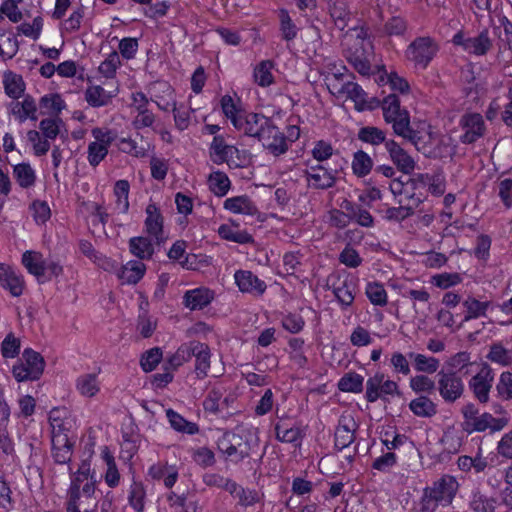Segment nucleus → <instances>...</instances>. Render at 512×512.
I'll list each match as a JSON object with an SVG mask.
<instances>
[{"mask_svg": "<svg viewBox=\"0 0 512 512\" xmlns=\"http://www.w3.org/2000/svg\"><path fill=\"white\" fill-rule=\"evenodd\" d=\"M258 433L257 428L241 429L238 433H225L217 442L218 449L227 459L239 463L259 447Z\"/></svg>", "mask_w": 512, "mask_h": 512, "instance_id": "obj_1", "label": "nucleus"}, {"mask_svg": "<svg viewBox=\"0 0 512 512\" xmlns=\"http://www.w3.org/2000/svg\"><path fill=\"white\" fill-rule=\"evenodd\" d=\"M383 117L386 123H391L396 135L401 136L412 144L419 151L426 153L424 146H420L421 137L410 127V117L406 109L401 108L400 100L395 94H390L382 102Z\"/></svg>", "mask_w": 512, "mask_h": 512, "instance_id": "obj_2", "label": "nucleus"}, {"mask_svg": "<svg viewBox=\"0 0 512 512\" xmlns=\"http://www.w3.org/2000/svg\"><path fill=\"white\" fill-rule=\"evenodd\" d=\"M45 367L44 358L40 353L27 348L12 368V374L18 382L38 380Z\"/></svg>", "mask_w": 512, "mask_h": 512, "instance_id": "obj_3", "label": "nucleus"}, {"mask_svg": "<svg viewBox=\"0 0 512 512\" xmlns=\"http://www.w3.org/2000/svg\"><path fill=\"white\" fill-rule=\"evenodd\" d=\"M438 51V45L431 37H417L407 47L406 58L416 67L425 69Z\"/></svg>", "mask_w": 512, "mask_h": 512, "instance_id": "obj_4", "label": "nucleus"}, {"mask_svg": "<svg viewBox=\"0 0 512 512\" xmlns=\"http://www.w3.org/2000/svg\"><path fill=\"white\" fill-rule=\"evenodd\" d=\"M452 43L474 56H485L493 48V40L490 38L487 29L472 37L467 36L463 31H458L453 36Z\"/></svg>", "mask_w": 512, "mask_h": 512, "instance_id": "obj_5", "label": "nucleus"}, {"mask_svg": "<svg viewBox=\"0 0 512 512\" xmlns=\"http://www.w3.org/2000/svg\"><path fill=\"white\" fill-rule=\"evenodd\" d=\"M436 390L446 403H454L464 393L462 378L454 371H438Z\"/></svg>", "mask_w": 512, "mask_h": 512, "instance_id": "obj_6", "label": "nucleus"}, {"mask_svg": "<svg viewBox=\"0 0 512 512\" xmlns=\"http://www.w3.org/2000/svg\"><path fill=\"white\" fill-rule=\"evenodd\" d=\"M399 395L398 385L395 381L385 379L384 374L377 373L366 382V399L375 402L385 395Z\"/></svg>", "mask_w": 512, "mask_h": 512, "instance_id": "obj_7", "label": "nucleus"}, {"mask_svg": "<svg viewBox=\"0 0 512 512\" xmlns=\"http://www.w3.org/2000/svg\"><path fill=\"white\" fill-rule=\"evenodd\" d=\"M337 170L327 168L323 165H312L304 171L308 186L317 190L332 188L336 182Z\"/></svg>", "mask_w": 512, "mask_h": 512, "instance_id": "obj_8", "label": "nucleus"}, {"mask_svg": "<svg viewBox=\"0 0 512 512\" xmlns=\"http://www.w3.org/2000/svg\"><path fill=\"white\" fill-rule=\"evenodd\" d=\"M493 381L494 373L488 364H483L480 371L470 379L469 387L481 403L488 402Z\"/></svg>", "mask_w": 512, "mask_h": 512, "instance_id": "obj_9", "label": "nucleus"}, {"mask_svg": "<svg viewBox=\"0 0 512 512\" xmlns=\"http://www.w3.org/2000/svg\"><path fill=\"white\" fill-rule=\"evenodd\" d=\"M460 125L464 130L460 140L464 144L475 143L484 136L486 131L485 122L479 113H468L462 116Z\"/></svg>", "mask_w": 512, "mask_h": 512, "instance_id": "obj_10", "label": "nucleus"}, {"mask_svg": "<svg viewBox=\"0 0 512 512\" xmlns=\"http://www.w3.org/2000/svg\"><path fill=\"white\" fill-rule=\"evenodd\" d=\"M146 214L145 231L155 240V244L160 246L166 240L163 231V217L161 212L156 204L150 203L146 207Z\"/></svg>", "mask_w": 512, "mask_h": 512, "instance_id": "obj_11", "label": "nucleus"}, {"mask_svg": "<svg viewBox=\"0 0 512 512\" xmlns=\"http://www.w3.org/2000/svg\"><path fill=\"white\" fill-rule=\"evenodd\" d=\"M357 427L358 425L351 415H342L339 418L334 441L338 450H343L354 442Z\"/></svg>", "mask_w": 512, "mask_h": 512, "instance_id": "obj_12", "label": "nucleus"}, {"mask_svg": "<svg viewBox=\"0 0 512 512\" xmlns=\"http://www.w3.org/2000/svg\"><path fill=\"white\" fill-rule=\"evenodd\" d=\"M239 153V150L233 146L225 143L222 136H215L210 146V156L214 163L222 164L227 163L228 165L238 164L234 161V156Z\"/></svg>", "mask_w": 512, "mask_h": 512, "instance_id": "obj_13", "label": "nucleus"}, {"mask_svg": "<svg viewBox=\"0 0 512 512\" xmlns=\"http://www.w3.org/2000/svg\"><path fill=\"white\" fill-rule=\"evenodd\" d=\"M267 123V117L256 113H243L240 117L233 118V126L250 137H256L260 127Z\"/></svg>", "mask_w": 512, "mask_h": 512, "instance_id": "obj_14", "label": "nucleus"}, {"mask_svg": "<svg viewBox=\"0 0 512 512\" xmlns=\"http://www.w3.org/2000/svg\"><path fill=\"white\" fill-rule=\"evenodd\" d=\"M235 282L240 291L261 295L266 290V284L251 271L238 270L234 274Z\"/></svg>", "mask_w": 512, "mask_h": 512, "instance_id": "obj_15", "label": "nucleus"}, {"mask_svg": "<svg viewBox=\"0 0 512 512\" xmlns=\"http://www.w3.org/2000/svg\"><path fill=\"white\" fill-rule=\"evenodd\" d=\"M386 149L389 152L390 158L397 168L405 173L410 174L415 168L413 158L394 140L386 142Z\"/></svg>", "mask_w": 512, "mask_h": 512, "instance_id": "obj_16", "label": "nucleus"}, {"mask_svg": "<svg viewBox=\"0 0 512 512\" xmlns=\"http://www.w3.org/2000/svg\"><path fill=\"white\" fill-rule=\"evenodd\" d=\"M354 30L356 31V36L357 39L359 40L360 50L356 49L355 52H351L347 56V59L358 73H360L361 75H369L371 66L369 60L365 56V49L363 47L367 33L364 31L363 28H361L360 30L354 28Z\"/></svg>", "mask_w": 512, "mask_h": 512, "instance_id": "obj_17", "label": "nucleus"}, {"mask_svg": "<svg viewBox=\"0 0 512 512\" xmlns=\"http://www.w3.org/2000/svg\"><path fill=\"white\" fill-rule=\"evenodd\" d=\"M507 424L508 420L506 418H495L490 413H483L479 414L468 428H465V432L471 434L473 432H483L487 429L500 431Z\"/></svg>", "mask_w": 512, "mask_h": 512, "instance_id": "obj_18", "label": "nucleus"}, {"mask_svg": "<svg viewBox=\"0 0 512 512\" xmlns=\"http://www.w3.org/2000/svg\"><path fill=\"white\" fill-rule=\"evenodd\" d=\"M457 483L452 477L441 478L436 481L432 487L427 488L432 497L440 502L442 505L451 503L455 492Z\"/></svg>", "mask_w": 512, "mask_h": 512, "instance_id": "obj_19", "label": "nucleus"}, {"mask_svg": "<svg viewBox=\"0 0 512 512\" xmlns=\"http://www.w3.org/2000/svg\"><path fill=\"white\" fill-rule=\"evenodd\" d=\"M328 88L331 89L333 94L338 96H346L355 102L356 106L364 105L366 103V93L360 85L354 82H346L342 85L335 83H328Z\"/></svg>", "mask_w": 512, "mask_h": 512, "instance_id": "obj_20", "label": "nucleus"}, {"mask_svg": "<svg viewBox=\"0 0 512 512\" xmlns=\"http://www.w3.org/2000/svg\"><path fill=\"white\" fill-rule=\"evenodd\" d=\"M0 284L14 297L20 296L23 292L24 280L22 276L3 264H0Z\"/></svg>", "mask_w": 512, "mask_h": 512, "instance_id": "obj_21", "label": "nucleus"}, {"mask_svg": "<svg viewBox=\"0 0 512 512\" xmlns=\"http://www.w3.org/2000/svg\"><path fill=\"white\" fill-rule=\"evenodd\" d=\"M356 285L353 279L346 276L332 284V292L343 307L352 305L355 298Z\"/></svg>", "mask_w": 512, "mask_h": 512, "instance_id": "obj_22", "label": "nucleus"}, {"mask_svg": "<svg viewBox=\"0 0 512 512\" xmlns=\"http://www.w3.org/2000/svg\"><path fill=\"white\" fill-rule=\"evenodd\" d=\"M329 13L339 30L348 27L353 18L346 0H333L329 5Z\"/></svg>", "mask_w": 512, "mask_h": 512, "instance_id": "obj_23", "label": "nucleus"}, {"mask_svg": "<svg viewBox=\"0 0 512 512\" xmlns=\"http://www.w3.org/2000/svg\"><path fill=\"white\" fill-rule=\"evenodd\" d=\"M22 264L28 272L34 275L39 283L45 282V259L40 252L26 251L22 255Z\"/></svg>", "mask_w": 512, "mask_h": 512, "instance_id": "obj_24", "label": "nucleus"}, {"mask_svg": "<svg viewBox=\"0 0 512 512\" xmlns=\"http://www.w3.org/2000/svg\"><path fill=\"white\" fill-rule=\"evenodd\" d=\"M155 240L146 236L132 237L129 240L130 252L140 260H148L154 254Z\"/></svg>", "mask_w": 512, "mask_h": 512, "instance_id": "obj_25", "label": "nucleus"}, {"mask_svg": "<svg viewBox=\"0 0 512 512\" xmlns=\"http://www.w3.org/2000/svg\"><path fill=\"white\" fill-rule=\"evenodd\" d=\"M213 300V293L207 288L189 290L184 295L185 306L190 310L203 309Z\"/></svg>", "mask_w": 512, "mask_h": 512, "instance_id": "obj_26", "label": "nucleus"}, {"mask_svg": "<svg viewBox=\"0 0 512 512\" xmlns=\"http://www.w3.org/2000/svg\"><path fill=\"white\" fill-rule=\"evenodd\" d=\"M194 346L196 347L193 355L195 358V373L199 379H203L210 369V348L207 344L199 341Z\"/></svg>", "mask_w": 512, "mask_h": 512, "instance_id": "obj_27", "label": "nucleus"}, {"mask_svg": "<svg viewBox=\"0 0 512 512\" xmlns=\"http://www.w3.org/2000/svg\"><path fill=\"white\" fill-rule=\"evenodd\" d=\"M3 85L6 95L15 100L23 96L26 88L22 76L12 71L4 73Z\"/></svg>", "mask_w": 512, "mask_h": 512, "instance_id": "obj_28", "label": "nucleus"}, {"mask_svg": "<svg viewBox=\"0 0 512 512\" xmlns=\"http://www.w3.org/2000/svg\"><path fill=\"white\" fill-rule=\"evenodd\" d=\"M166 416L170 426L179 433L194 435L199 432V426L196 423L186 420L173 409H167Z\"/></svg>", "mask_w": 512, "mask_h": 512, "instance_id": "obj_29", "label": "nucleus"}, {"mask_svg": "<svg viewBox=\"0 0 512 512\" xmlns=\"http://www.w3.org/2000/svg\"><path fill=\"white\" fill-rule=\"evenodd\" d=\"M146 267L141 261H129L124 265L118 277L126 284H136L144 276Z\"/></svg>", "mask_w": 512, "mask_h": 512, "instance_id": "obj_30", "label": "nucleus"}, {"mask_svg": "<svg viewBox=\"0 0 512 512\" xmlns=\"http://www.w3.org/2000/svg\"><path fill=\"white\" fill-rule=\"evenodd\" d=\"M409 408L418 417L430 418L437 413V405L425 395L413 399L409 403Z\"/></svg>", "mask_w": 512, "mask_h": 512, "instance_id": "obj_31", "label": "nucleus"}, {"mask_svg": "<svg viewBox=\"0 0 512 512\" xmlns=\"http://www.w3.org/2000/svg\"><path fill=\"white\" fill-rule=\"evenodd\" d=\"M115 95L107 92L102 86H89L85 91V100L92 107L108 105Z\"/></svg>", "mask_w": 512, "mask_h": 512, "instance_id": "obj_32", "label": "nucleus"}, {"mask_svg": "<svg viewBox=\"0 0 512 512\" xmlns=\"http://www.w3.org/2000/svg\"><path fill=\"white\" fill-rule=\"evenodd\" d=\"M463 306L466 309V314L464 316L463 321L467 322L472 319H477L479 317H485L486 311L490 306V301H479L473 296H468L463 302Z\"/></svg>", "mask_w": 512, "mask_h": 512, "instance_id": "obj_33", "label": "nucleus"}, {"mask_svg": "<svg viewBox=\"0 0 512 512\" xmlns=\"http://www.w3.org/2000/svg\"><path fill=\"white\" fill-rule=\"evenodd\" d=\"M52 447L55 462L59 464H66L71 460L73 443L69 438H64L59 435L56 436Z\"/></svg>", "mask_w": 512, "mask_h": 512, "instance_id": "obj_34", "label": "nucleus"}, {"mask_svg": "<svg viewBox=\"0 0 512 512\" xmlns=\"http://www.w3.org/2000/svg\"><path fill=\"white\" fill-rule=\"evenodd\" d=\"M224 208L233 213L254 215L257 212L256 206L247 196L228 198L224 202Z\"/></svg>", "mask_w": 512, "mask_h": 512, "instance_id": "obj_35", "label": "nucleus"}, {"mask_svg": "<svg viewBox=\"0 0 512 512\" xmlns=\"http://www.w3.org/2000/svg\"><path fill=\"white\" fill-rule=\"evenodd\" d=\"M408 357L413 361L414 368L418 372L433 374L440 366L439 360L435 357L414 352H409Z\"/></svg>", "mask_w": 512, "mask_h": 512, "instance_id": "obj_36", "label": "nucleus"}, {"mask_svg": "<svg viewBox=\"0 0 512 512\" xmlns=\"http://www.w3.org/2000/svg\"><path fill=\"white\" fill-rule=\"evenodd\" d=\"M76 389L84 397H93L99 390L100 385L95 373L80 375L76 380Z\"/></svg>", "mask_w": 512, "mask_h": 512, "instance_id": "obj_37", "label": "nucleus"}, {"mask_svg": "<svg viewBox=\"0 0 512 512\" xmlns=\"http://www.w3.org/2000/svg\"><path fill=\"white\" fill-rule=\"evenodd\" d=\"M39 106L42 114H50L59 117L66 104L59 94H48L41 97Z\"/></svg>", "mask_w": 512, "mask_h": 512, "instance_id": "obj_38", "label": "nucleus"}, {"mask_svg": "<svg viewBox=\"0 0 512 512\" xmlns=\"http://www.w3.org/2000/svg\"><path fill=\"white\" fill-rule=\"evenodd\" d=\"M198 341H190L188 343L182 344L177 351L171 355L168 359L169 368L172 370L181 366L184 362L189 361L193 355L195 354L196 347Z\"/></svg>", "mask_w": 512, "mask_h": 512, "instance_id": "obj_39", "label": "nucleus"}, {"mask_svg": "<svg viewBox=\"0 0 512 512\" xmlns=\"http://www.w3.org/2000/svg\"><path fill=\"white\" fill-rule=\"evenodd\" d=\"M167 500L175 512H198L197 501L185 494L178 495L175 492H170Z\"/></svg>", "mask_w": 512, "mask_h": 512, "instance_id": "obj_40", "label": "nucleus"}, {"mask_svg": "<svg viewBox=\"0 0 512 512\" xmlns=\"http://www.w3.org/2000/svg\"><path fill=\"white\" fill-rule=\"evenodd\" d=\"M274 68V63L271 60H263L261 61L255 68L253 77L255 82L261 87L270 86L274 77L272 75V69Z\"/></svg>", "mask_w": 512, "mask_h": 512, "instance_id": "obj_41", "label": "nucleus"}, {"mask_svg": "<svg viewBox=\"0 0 512 512\" xmlns=\"http://www.w3.org/2000/svg\"><path fill=\"white\" fill-rule=\"evenodd\" d=\"M129 189L130 185L127 180H118L114 186L115 207L123 214H126L129 210Z\"/></svg>", "mask_w": 512, "mask_h": 512, "instance_id": "obj_42", "label": "nucleus"}, {"mask_svg": "<svg viewBox=\"0 0 512 512\" xmlns=\"http://www.w3.org/2000/svg\"><path fill=\"white\" fill-rule=\"evenodd\" d=\"M373 168L372 158L364 151L354 153L352 161L353 173L358 177H365Z\"/></svg>", "mask_w": 512, "mask_h": 512, "instance_id": "obj_43", "label": "nucleus"}, {"mask_svg": "<svg viewBox=\"0 0 512 512\" xmlns=\"http://www.w3.org/2000/svg\"><path fill=\"white\" fill-rule=\"evenodd\" d=\"M13 175L22 188H29L34 185L36 175L30 164L21 163L13 168Z\"/></svg>", "mask_w": 512, "mask_h": 512, "instance_id": "obj_44", "label": "nucleus"}, {"mask_svg": "<svg viewBox=\"0 0 512 512\" xmlns=\"http://www.w3.org/2000/svg\"><path fill=\"white\" fill-rule=\"evenodd\" d=\"M497 500L478 491L473 494L470 507L475 512H495Z\"/></svg>", "mask_w": 512, "mask_h": 512, "instance_id": "obj_45", "label": "nucleus"}, {"mask_svg": "<svg viewBox=\"0 0 512 512\" xmlns=\"http://www.w3.org/2000/svg\"><path fill=\"white\" fill-rule=\"evenodd\" d=\"M358 139L373 146L386 144L388 141L385 132L374 126L362 127L358 132Z\"/></svg>", "mask_w": 512, "mask_h": 512, "instance_id": "obj_46", "label": "nucleus"}, {"mask_svg": "<svg viewBox=\"0 0 512 512\" xmlns=\"http://www.w3.org/2000/svg\"><path fill=\"white\" fill-rule=\"evenodd\" d=\"M103 460L107 465L105 473V482L110 488L118 486L120 481V474L115 463L113 455L108 451L107 447L102 452Z\"/></svg>", "mask_w": 512, "mask_h": 512, "instance_id": "obj_47", "label": "nucleus"}, {"mask_svg": "<svg viewBox=\"0 0 512 512\" xmlns=\"http://www.w3.org/2000/svg\"><path fill=\"white\" fill-rule=\"evenodd\" d=\"M146 491L141 482H133L130 486L128 501L136 512H143L145 507Z\"/></svg>", "mask_w": 512, "mask_h": 512, "instance_id": "obj_48", "label": "nucleus"}, {"mask_svg": "<svg viewBox=\"0 0 512 512\" xmlns=\"http://www.w3.org/2000/svg\"><path fill=\"white\" fill-rule=\"evenodd\" d=\"M410 388L417 394H432L436 391L437 381L435 382L426 375L420 374L410 378Z\"/></svg>", "mask_w": 512, "mask_h": 512, "instance_id": "obj_49", "label": "nucleus"}, {"mask_svg": "<svg viewBox=\"0 0 512 512\" xmlns=\"http://www.w3.org/2000/svg\"><path fill=\"white\" fill-rule=\"evenodd\" d=\"M363 381L361 375L349 372L340 379L338 388L343 392L359 393L363 390Z\"/></svg>", "mask_w": 512, "mask_h": 512, "instance_id": "obj_50", "label": "nucleus"}, {"mask_svg": "<svg viewBox=\"0 0 512 512\" xmlns=\"http://www.w3.org/2000/svg\"><path fill=\"white\" fill-rule=\"evenodd\" d=\"M487 359L502 366H509L512 364V351L504 348L501 343H495L490 346Z\"/></svg>", "mask_w": 512, "mask_h": 512, "instance_id": "obj_51", "label": "nucleus"}, {"mask_svg": "<svg viewBox=\"0 0 512 512\" xmlns=\"http://www.w3.org/2000/svg\"><path fill=\"white\" fill-rule=\"evenodd\" d=\"M219 235L226 240L239 244H247L253 241L252 236L243 230L233 229L228 225H221L218 229Z\"/></svg>", "mask_w": 512, "mask_h": 512, "instance_id": "obj_52", "label": "nucleus"}, {"mask_svg": "<svg viewBox=\"0 0 512 512\" xmlns=\"http://www.w3.org/2000/svg\"><path fill=\"white\" fill-rule=\"evenodd\" d=\"M208 183L210 190L217 196H224L230 188L228 176L220 171L210 174Z\"/></svg>", "mask_w": 512, "mask_h": 512, "instance_id": "obj_53", "label": "nucleus"}, {"mask_svg": "<svg viewBox=\"0 0 512 512\" xmlns=\"http://www.w3.org/2000/svg\"><path fill=\"white\" fill-rule=\"evenodd\" d=\"M365 294L373 305L385 306L387 304V292L383 284L379 282L368 283Z\"/></svg>", "mask_w": 512, "mask_h": 512, "instance_id": "obj_54", "label": "nucleus"}, {"mask_svg": "<svg viewBox=\"0 0 512 512\" xmlns=\"http://www.w3.org/2000/svg\"><path fill=\"white\" fill-rule=\"evenodd\" d=\"M276 439L284 443H295L301 439V431L297 427H285L282 423L275 425Z\"/></svg>", "mask_w": 512, "mask_h": 512, "instance_id": "obj_55", "label": "nucleus"}, {"mask_svg": "<svg viewBox=\"0 0 512 512\" xmlns=\"http://www.w3.org/2000/svg\"><path fill=\"white\" fill-rule=\"evenodd\" d=\"M280 31L282 38L286 41L293 40L297 35V28L292 22L289 13L285 9L279 11Z\"/></svg>", "mask_w": 512, "mask_h": 512, "instance_id": "obj_56", "label": "nucleus"}, {"mask_svg": "<svg viewBox=\"0 0 512 512\" xmlns=\"http://www.w3.org/2000/svg\"><path fill=\"white\" fill-rule=\"evenodd\" d=\"M62 120L59 117L45 118L40 121L39 129L43 137L54 140L60 132Z\"/></svg>", "mask_w": 512, "mask_h": 512, "instance_id": "obj_57", "label": "nucleus"}, {"mask_svg": "<svg viewBox=\"0 0 512 512\" xmlns=\"http://www.w3.org/2000/svg\"><path fill=\"white\" fill-rule=\"evenodd\" d=\"M121 61L119 54L116 51L111 52L108 57L100 64L99 72L106 78H112L117 68L120 66Z\"/></svg>", "mask_w": 512, "mask_h": 512, "instance_id": "obj_58", "label": "nucleus"}, {"mask_svg": "<svg viewBox=\"0 0 512 512\" xmlns=\"http://www.w3.org/2000/svg\"><path fill=\"white\" fill-rule=\"evenodd\" d=\"M407 30V22L399 16L391 17L384 25V32L388 36H402Z\"/></svg>", "mask_w": 512, "mask_h": 512, "instance_id": "obj_59", "label": "nucleus"}, {"mask_svg": "<svg viewBox=\"0 0 512 512\" xmlns=\"http://www.w3.org/2000/svg\"><path fill=\"white\" fill-rule=\"evenodd\" d=\"M108 147L98 142H91L88 145V162L91 166H97L106 157Z\"/></svg>", "mask_w": 512, "mask_h": 512, "instance_id": "obj_60", "label": "nucleus"}, {"mask_svg": "<svg viewBox=\"0 0 512 512\" xmlns=\"http://www.w3.org/2000/svg\"><path fill=\"white\" fill-rule=\"evenodd\" d=\"M461 282V277L458 273H441L432 277V283L441 289H447L451 286L457 285Z\"/></svg>", "mask_w": 512, "mask_h": 512, "instance_id": "obj_61", "label": "nucleus"}, {"mask_svg": "<svg viewBox=\"0 0 512 512\" xmlns=\"http://www.w3.org/2000/svg\"><path fill=\"white\" fill-rule=\"evenodd\" d=\"M162 358V352L159 348H152L147 351L141 358V367L145 372H150Z\"/></svg>", "mask_w": 512, "mask_h": 512, "instance_id": "obj_62", "label": "nucleus"}, {"mask_svg": "<svg viewBox=\"0 0 512 512\" xmlns=\"http://www.w3.org/2000/svg\"><path fill=\"white\" fill-rule=\"evenodd\" d=\"M339 261L347 267L356 268L361 265L362 258L355 249L346 246L339 255Z\"/></svg>", "mask_w": 512, "mask_h": 512, "instance_id": "obj_63", "label": "nucleus"}, {"mask_svg": "<svg viewBox=\"0 0 512 512\" xmlns=\"http://www.w3.org/2000/svg\"><path fill=\"white\" fill-rule=\"evenodd\" d=\"M498 196L506 208L512 207V179L506 178L499 182Z\"/></svg>", "mask_w": 512, "mask_h": 512, "instance_id": "obj_64", "label": "nucleus"}]
</instances>
